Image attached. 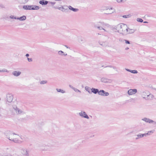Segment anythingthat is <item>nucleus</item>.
<instances>
[{"label":"nucleus","instance_id":"5","mask_svg":"<svg viewBox=\"0 0 156 156\" xmlns=\"http://www.w3.org/2000/svg\"><path fill=\"white\" fill-rule=\"evenodd\" d=\"M99 23L101 24L100 25H101L102 26H100L99 25H94V27L95 28H98L99 30H103L105 31H107L106 30L103 28V27H104V26H105L108 28L111 27V26L108 23H105L103 22H99Z\"/></svg>","mask_w":156,"mask_h":156},{"label":"nucleus","instance_id":"27","mask_svg":"<svg viewBox=\"0 0 156 156\" xmlns=\"http://www.w3.org/2000/svg\"><path fill=\"white\" fill-rule=\"evenodd\" d=\"M105 91L103 90H100V91H99L98 92V94L101 95V96H104L105 94Z\"/></svg>","mask_w":156,"mask_h":156},{"label":"nucleus","instance_id":"50","mask_svg":"<svg viewBox=\"0 0 156 156\" xmlns=\"http://www.w3.org/2000/svg\"><path fill=\"white\" fill-rule=\"evenodd\" d=\"M109 67H112V68H113V69H116V68L115 67H114V66H109Z\"/></svg>","mask_w":156,"mask_h":156},{"label":"nucleus","instance_id":"51","mask_svg":"<svg viewBox=\"0 0 156 156\" xmlns=\"http://www.w3.org/2000/svg\"><path fill=\"white\" fill-rule=\"evenodd\" d=\"M63 55H64V56H66L67 55V54H63Z\"/></svg>","mask_w":156,"mask_h":156},{"label":"nucleus","instance_id":"29","mask_svg":"<svg viewBox=\"0 0 156 156\" xmlns=\"http://www.w3.org/2000/svg\"><path fill=\"white\" fill-rule=\"evenodd\" d=\"M85 90L87 91L90 94L91 93V91H90V90H91V89L88 86H86L85 87Z\"/></svg>","mask_w":156,"mask_h":156},{"label":"nucleus","instance_id":"37","mask_svg":"<svg viewBox=\"0 0 156 156\" xmlns=\"http://www.w3.org/2000/svg\"><path fill=\"white\" fill-rule=\"evenodd\" d=\"M6 72L8 73L9 72L8 70L5 69H3V70H0V72Z\"/></svg>","mask_w":156,"mask_h":156},{"label":"nucleus","instance_id":"2","mask_svg":"<svg viewBox=\"0 0 156 156\" xmlns=\"http://www.w3.org/2000/svg\"><path fill=\"white\" fill-rule=\"evenodd\" d=\"M12 107V112L14 115H21L25 113L23 109L19 108L16 105H13Z\"/></svg>","mask_w":156,"mask_h":156},{"label":"nucleus","instance_id":"49","mask_svg":"<svg viewBox=\"0 0 156 156\" xmlns=\"http://www.w3.org/2000/svg\"><path fill=\"white\" fill-rule=\"evenodd\" d=\"M25 56H26L27 57H28L29 56V54H26V55Z\"/></svg>","mask_w":156,"mask_h":156},{"label":"nucleus","instance_id":"14","mask_svg":"<svg viewBox=\"0 0 156 156\" xmlns=\"http://www.w3.org/2000/svg\"><path fill=\"white\" fill-rule=\"evenodd\" d=\"M49 2L47 1H45L44 0H40L39 3L40 4L42 5H47L48 3Z\"/></svg>","mask_w":156,"mask_h":156},{"label":"nucleus","instance_id":"56","mask_svg":"<svg viewBox=\"0 0 156 156\" xmlns=\"http://www.w3.org/2000/svg\"><path fill=\"white\" fill-rule=\"evenodd\" d=\"M62 11H63V10H61Z\"/></svg>","mask_w":156,"mask_h":156},{"label":"nucleus","instance_id":"21","mask_svg":"<svg viewBox=\"0 0 156 156\" xmlns=\"http://www.w3.org/2000/svg\"><path fill=\"white\" fill-rule=\"evenodd\" d=\"M136 136H137V137H136V140H137L138 139L140 138H141L143 137L144 136V134H141L139 133L137 134Z\"/></svg>","mask_w":156,"mask_h":156},{"label":"nucleus","instance_id":"55","mask_svg":"<svg viewBox=\"0 0 156 156\" xmlns=\"http://www.w3.org/2000/svg\"><path fill=\"white\" fill-rule=\"evenodd\" d=\"M9 149V148H6V150H8V149Z\"/></svg>","mask_w":156,"mask_h":156},{"label":"nucleus","instance_id":"53","mask_svg":"<svg viewBox=\"0 0 156 156\" xmlns=\"http://www.w3.org/2000/svg\"><path fill=\"white\" fill-rule=\"evenodd\" d=\"M129 49V48H125V49H126V50H127V49Z\"/></svg>","mask_w":156,"mask_h":156},{"label":"nucleus","instance_id":"46","mask_svg":"<svg viewBox=\"0 0 156 156\" xmlns=\"http://www.w3.org/2000/svg\"><path fill=\"white\" fill-rule=\"evenodd\" d=\"M69 86L71 88H72V89H73V88H74V87H73L72 85H69Z\"/></svg>","mask_w":156,"mask_h":156},{"label":"nucleus","instance_id":"12","mask_svg":"<svg viewBox=\"0 0 156 156\" xmlns=\"http://www.w3.org/2000/svg\"><path fill=\"white\" fill-rule=\"evenodd\" d=\"M101 81L104 83H110L112 81L111 80L105 77L101 78Z\"/></svg>","mask_w":156,"mask_h":156},{"label":"nucleus","instance_id":"7","mask_svg":"<svg viewBox=\"0 0 156 156\" xmlns=\"http://www.w3.org/2000/svg\"><path fill=\"white\" fill-rule=\"evenodd\" d=\"M13 97L12 94H8L6 95V100L9 102H11L13 99Z\"/></svg>","mask_w":156,"mask_h":156},{"label":"nucleus","instance_id":"13","mask_svg":"<svg viewBox=\"0 0 156 156\" xmlns=\"http://www.w3.org/2000/svg\"><path fill=\"white\" fill-rule=\"evenodd\" d=\"M129 30V28L127 26L126 28L125 29V30H124L123 31V33H120V34H122L123 35H126L128 34Z\"/></svg>","mask_w":156,"mask_h":156},{"label":"nucleus","instance_id":"22","mask_svg":"<svg viewBox=\"0 0 156 156\" xmlns=\"http://www.w3.org/2000/svg\"><path fill=\"white\" fill-rule=\"evenodd\" d=\"M125 69L127 71L136 74V73H138V72L136 70H131L129 69Z\"/></svg>","mask_w":156,"mask_h":156},{"label":"nucleus","instance_id":"42","mask_svg":"<svg viewBox=\"0 0 156 156\" xmlns=\"http://www.w3.org/2000/svg\"><path fill=\"white\" fill-rule=\"evenodd\" d=\"M105 9H104V10H107L108 9H109V10H112V8H110L109 9L107 7H105Z\"/></svg>","mask_w":156,"mask_h":156},{"label":"nucleus","instance_id":"25","mask_svg":"<svg viewBox=\"0 0 156 156\" xmlns=\"http://www.w3.org/2000/svg\"><path fill=\"white\" fill-rule=\"evenodd\" d=\"M154 132L153 130H151L148 131L147 133H145L144 134V136L145 137L147 136H149L151 135V133H153Z\"/></svg>","mask_w":156,"mask_h":156},{"label":"nucleus","instance_id":"31","mask_svg":"<svg viewBox=\"0 0 156 156\" xmlns=\"http://www.w3.org/2000/svg\"><path fill=\"white\" fill-rule=\"evenodd\" d=\"M131 16V15L129 14L128 15H123L122 16V17L124 18H129Z\"/></svg>","mask_w":156,"mask_h":156},{"label":"nucleus","instance_id":"1","mask_svg":"<svg viewBox=\"0 0 156 156\" xmlns=\"http://www.w3.org/2000/svg\"><path fill=\"white\" fill-rule=\"evenodd\" d=\"M16 135V134L11 132H9L6 134V138L12 141L13 142L20 144L21 143L22 141L18 139V138L15 137L14 136Z\"/></svg>","mask_w":156,"mask_h":156},{"label":"nucleus","instance_id":"40","mask_svg":"<svg viewBox=\"0 0 156 156\" xmlns=\"http://www.w3.org/2000/svg\"><path fill=\"white\" fill-rule=\"evenodd\" d=\"M124 41L126 44H130V41L128 40H125Z\"/></svg>","mask_w":156,"mask_h":156},{"label":"nucleus","instance_id":"35","mask_svg":"<svg viewBox=\"0 0 156 156\" xmlns=\"http://www.w3.org/2000/svg\"><path fill=\"white\" fill-rule=\"evenodd\" d=\"M116 1L118 3L124 2H126V0H116Z\"/></svg>","mask_w":156,"mask_h":156},{"label":"nucleus","instance_id":"39","mask_svg":"<svg viewBox=\"0 0 156 156\" xmlns=\"http://www.w3.org/2000/svg\"><path fill=\"white\" fill-rule=\"evenodd\" d=\"M125 39H123L122 38H120L119 39V41L120 42H124L125 41Z\"/></svg>","mask_w":156,"mask_h":156},{"label":"nucleus","instance_id":"23","mask_svg":"<svg viewBox=\"0 0 156 156\" xmlns=\"http://www.w3.org/2000/svg\"><path fill=\"white\" fill-rule=\"evenodd\" d=\"M26 19V17L25 16H23L20 17H17V20H19L21 21L25 20Z\"/></svg>","mask_w":156,"mask_h":156},{"label":"nucleus","instance_id":"47","mask_svg":"<svg viewBox=\"0 0 156 156\" xmlns=\"http://www.w3.org/2000/svg\"><path fill=\"white\" fill-rule=\"evenodd\" d=\"M65 46V47H66L67 48H69V49H70V47H69L68 46L66 45H64Z\"/></svg>","mask_w":156,"mask_h":156},{"label":"nucleus","instance_id":"32","mask_svg":"<svg viewBox=\"0 0 156 156\" xmlns=\"http://www.w3.org/2000/svg\"><path fill=\"white\" fill-rule=\"evenodd\" d=\"M47 81L46 80H42L40 82V83L41 84H44L47 83Z\"/></svg>","mask_w":156,"mask_h":156},{"label":"nucleus","instance_id":"54","mask_svg":"<svg viewBox=\"0 0 156 156\" xmlns=\"http://www.w3.org/2000/svg\"><path fill=\"white\" fill-rule=\"evenodd\" d=\"M20 137L21 139L22 140H23V138H22L21 137Z\"/></svg>","mask_w":156,"mask_h":156},{"label":"nucleus","instance_id":"34","mask_svg":"<svg viewBox=\"0 0 156 156\" xmlns=\"http://www.w3.org/2000/svg\"><path fill=\"white\" fill-rule=\"evenodd\" d=\"M10 18L12 19H17V17H16V16H14L13 15H11L9 17Z\"/></svg>","mask_w":156,"mask_h":156},{"label":"nucleus","instance_id":"15","mask_svg":"<svg viewBox=\"0 0 156 156\" xmlns=\"http://www.w3.org/2000/svg\"><path fill=\"white\" fill-rule=\"evenodd\" d=\"M105 37H107L108 39L109 38L112 41H115L116 39V37L114 36L113 35H111L109 37L108 36H105Z\"/></svg>","mask_w":156,"mask_h":156},{"label":"nucleus","instance_id":"6","mask_svg":"<svg viewBox=\"0 0 156 156\" xmlns=\"http://www.w3.org/2000/svg\"><path fill=\"white\" fill-rule=\"evenodd\" d=\"M126 27L127 25L125 24H122V25L119 24L117 26L116 29L117 30V28H118V29L120 30H117V32L119 33L120 32V31L121 32V33H123V31L125 30Z\"/></svg>","mask_w":156,"mask_h":156},{"label":"nucleus","instance_id":"8","mask_svg":"<svg viewBox=\"0 0 156 156\" xmlns=\"http://www.w3.org/2000/svg\"><path fill=\"white\" fill-rule=\"evenodd\" d=\"M20 152L23 155L29 156L30 155L29 151L25 148H21Z\"/></svg>","mask_w":156,"mask_h":156},{"label":"nucleus","instance_id":"36","mask_svg":"<svg viewBox=\"0 0 156 156\" xmlns=\"http://www.w3.org/2000/svg\"><path fill=\"white\" fill-rule=\"evenodd\" d=\"M58 53L59 55H63V54L64 53V52L62 51H58Z\"/></svg>","mask_w":156,"mask_h":156},{"label":"nucleus","instance_id":"33","mask_svg":"<svg viewBox=\"0 0 156 156\" xmlns=\"http://www.w3.org/2000/svg\"><path fill=\"white\" fill-rule=\"evenodd\" d=\"M136 20L138 22H139L140 23H142L143 21V20L142 19H141L140 18H137V19Z\"/></svg>","mask_w":156,"mask_h":156},{"label":"nucleus","instance_id":"9","mask_svg":"<svg viewBox=\"0 0 156 156\" xmlns=\"http://www.w3.org/2000/svg\"><path fill=\"white\" fill-rule=\"evenodd\" d=\"M142 120L146 122H148L150 123H153L154 124H156V122H155L149 118H144L142 119Z\"/></svg>","mask_w":156,"mask_h":156},{"label":"nucleus","instance_id":"45","mask_svg":"<svg viewBox=\"0 0 156 156\" xmlns=\"http://www.w3.org/2000/svg\"><path fill=\"white\" fill-rule=\"evenodd\" d=\"M48 3H50L51 5H54V4H55V2H48Z\"/></svg>","mask_w":156,"mask_h":156},{"label":"nucleus","instance_id":"11","mask_svg":"<svg viewBox=\"0 0 156 156\" xmlns=\"http://www.w3.org/2000/svg\"><path fill=\"white\" fill-rule=\"evenodd\" d=\"M79 115L80 116L85 118L87 119H89V117L86 114V113L84 111H82L80 112L79 113Z\"/></svg>","mask_w":156,"mask_h":156},{"label":"nucleus","instance_id":"28","mask_svg":"<svg viewBox=\"0 0 156 156\" xmlns=\"http://www.w3.org/2000/svg\"><path fill=\"white\" fill-rule=\"evenodd\" d=\"M142 96L144 98H145V97L147 96V97H148L150 95V94L147 95L146 94V93L145 92H143L142 93Z\"/></svg>","mask_w":156,"mask_h":156},{"label":"nucleus","instance_id":"20","mask_svg":"<svg viewBox=\"0 0 156 156\" xmlns=\"http://www.w3.org/2000/svg\"><path fill=\"white\" fill-rule=\"evenodd\" d=\"M68 8L70 10L74 12H77L79 11L78 9H76V8H74L70 5L69 6Z\"/></svg>","mask_w":156,"mask_h":156},{"label":"nucleus","instance_id":"30","mask_svg":"<svg viewBox=\"0 0 156 156\" xmlns=\"http://www.w3.org/2000/svg\"><path fill=\"white\" fill-rule=\"evenodd\" d=\"M56 90L57 92H61L62 93H64L66 92L65 90L60 89L57 88L56 89Z\"/></svg>","mask_w":156,"mask_h":156},{"label":"nucleus","instance_id":"52","mask_svg":"<svg viewBox=\"0 0 156 156\" xmlns=\"http://www.w3.org/2000/svg\"><path fill=\"white\" fill-rule=\"evenodd\" d=\"M144 23H148V22L147 21H144Z\"/></svg>","mask_w":156,"mask_h":156},{"label":"nucleus","instance_id":"17","mask_svg":"<svg viewBox=\"0 0 156 156\" xmlns=\"http://www.w3.org/2000/svg\"><path fill=\"white\" fill-rule=\"evenodd\" d=\"M99 44L101 45L104 47H106L108 44V42L107 41L105 42H99Z\"/></svg>","mask_w":156,"mask_h":156},{"label":"nucleus","instance_id":"18","mask_svg":"<svg viewBox=\"0 0 156 156\" xmlns=\"http://www.w3.org/2000/svg\"><path fill=\"white\" fill-rule=\"evenodd\" d=\"M29 1V0H17L18 2L21 4H25Z\"/></svg>","mask_w":156,"mask_h":156},{"label":"nucleus","instance_id":"24","mask_svg":"<svg viewBox=\"0 0 156 156\" xmlns=\"http://www.w3.org/2000/svg\"><path fill=\"white\" fill-rule=\"evenodd\" d=\"M154 132L153 130H151L148 131L147 133H145L144 134V136L145 137L147 136H149L151 135V133H153Z\"/></svg>","mask_w":156,"mask_h":156},{"label":"nucleus","instance_id":"10","mask_svg":"<svg viewBox=\"0 0 156 156\" xmlns=\"http://www.w3.org/2000/svg\"><path fill=\"white\" fill-rule=\"evenodd\" d=\"M137 92V90L136 89H130L128 91V94L129 95H132L135 94Z\"/></svg>","mask_w":156,"mask_h":156},{"label":"nucleus","instance_id":"43","mask_svg":"<svg viewBox=\"0 0 156 156\" xmlns=\"http://www.w3.org/2000/svg\"><path fill=\"white\" fill-rule=\"evenodd\" d=\"M27 60L29 62H31L33 61V59L31 58H27Z\"/></svg>","mask_w":156,"mask_h":156},{"label":"nucleus","instance_id":"3","mask_svg":"<svg viewBox=\"0 0 156 156\" xmlns=\"http://www.w3.org/2000/svg\"><path fill=\"white\" fill-rule=\"evenodd\" d=\"M53 143L51 142L48 143L47 145L43 144L39 147L40 150L41 151H50V149L54 146Z\"/></svg>","mask_w":156,"mask_h":156},{"label":"nucleus","instance_id":"16","mask_svg":"<svg viewBox=\"0 0 156 156\" xmlns=\"http://www.w3.org/2000/svg\"><path fill=\"white\" fill-rule=\"evenodd\" d=\"M21 73V72H17V71H13L12 73V75L16 76H19V75H20Z\"/></svg>","mask_w":156,"mask_h":156},{"label":"nucleus","instance_id":"4","mask_svg":"<svg viewBox=\"0 0 156 156\" xmlns=\"http://www.w3.org/2000/svg\"><path fill=\"white\" fill-rule=\"evenodd\" d=\"M23 8L26 10H37L40 7L36 5H24L23 6Z\"/></svg>","mask_w":156,"mask_h":156},{"label":"nucleus","instance_id":"41","mask_svg":"<svg viewBox=\"0 0 156 156\" xmlns=\"http://www.w3.org/2000/svg\"><path fill=\"white\" fill-rule=\"evenodd\" d=\"M54 8H55L56 9H61V8H62L63 9H65L63 7H54Z\"/></svg>","mask_w":156,"mask_h":156},{"label":"nucleus","instance_id":"57","mask_svg":"<svg viewBox=\"0 0 156 156\" xmlns=\"http://www.w3.org/2000/svg\"><path fill=\"white\" fill-rule=\"evenodd\" d=\"M1 100V98H0V100Z\"/></svg>","mask_w":156,"mask_h":156},{"label":"nucleus","instance_id":"48","mask_svg":"<svg viewBox=\"0 0 156 156\" xmlns=\"http://www.w3.org/2000/svg\"><path fill=\"white\" fill-rule=\"evenodd\" d=\"M113 12H110V13H105V14H111L112 13H113Z\"/></svg>","mask_w":156,"mask_h":156},{"label":"nucleus","instance_id":"44","mask_svg":"<svg viewBox=\"0 0 156 156\" xmlns=\"http://www.w3.org/2000/svg\"><path fill=\"white\" fill-rule=\"evenodd\" d=\"M105 94L104 95L105 96H108V95H109V93L108 92H105V94Z\"/></svg>","mask_w":156,"mask_h":156},{"label":"nucleus","instance_id":"26","mask_svg":"<svg viewBox=\"0 0 156 156\" xmlns=\"http://www.w3.org/2000/svg\"><path fill=\"white\" fill-rule=\"evenodd\" d=\"M136 31V30L135 29H131L129 28V30L128 31V34H131L134 33Z\"/></svg>","mask_w":156,"mask_h":156},{"label":"nucleus","instance_id":"19","mask_svg":"<svg viewBox=\"0 0 156 156\" xmlns=\"http://www.w3.org/2000/svg\"><path fill=\"white\" fill-rule=\"evenodd\" d=\"M91 93H93L94 94H96L98 93V94L99 90L98 89H96L95 88H91Z\"/></svg>","mask_w":156,"mask_h":156},{"label":"nucleus","instance_id":"38","mask_svg":"<svg viewBox=\"0 0 156 156\" xmlns=\"http://www.w3.org/2000/svg\"><path fill=\"white\" fill-rule=\"evenodd\" d=\"M73 90L74 91H75L76 92H79L80 93H81V91L80 90H78L75 87L74 88H73Z\"/></svg>","mask_w":156,"mask_h":156}]
</instances>
